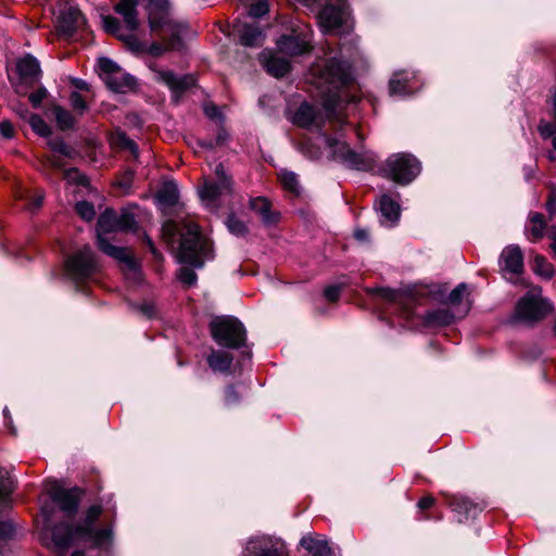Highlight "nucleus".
<instances>
[{"label": "nucleus", "mask_w": 556, "mask_h": 556, "mask_svg": "<svg viewBox=\"0 0 556 556\" xmlns=\"http://www.w3.org/2000/svg\"><path fill=\"white\" fill-rule=\"evenodd\" d=\"M311 83L324 97V109L331 115L342 100L341 90L352 83L351 65L337 58L315 63L311 67Z\"/></svg>", "instance_id": "1"}, {"label": "nucleus", "mask_w": 556, "mask_h": 556, "mask_svg": "<svg viewBox=\"0 0 556 556\" xmlns=\"http://www.w3.org/2000/svg\"><path fill=\"white\" fill-rule=\"evenodd\" d=\"M101 505H92L87 511L83 522L76 527L67 523H58L51 530L52 544L56 549L67 548L73 542L79 540L90 541L96 547L111 544L113 539L112 528L96 529L94 522L101 516Z\"/></svg>", "instance_id": "2"}, {"label": "nucleus", "mask_w": 556, "mask_h": 556, "mask_svg": "<svg viewBox=\"0 0 556 556\" xmlns=\"http://www.w3.org/2000/svg\"><path fill=\"white\" fill-rule=\"evenodd\" d=\"M179 232L181 238L177 251L178 262L201 268L206 260L212 258L211 242L202 236L195 224H187L184 229H180L175 220H167L162 226L163 239L168 244L174 242Z\"/></svg>", "instance_id": "3"}, {"label": "nucleus", "mask_w": 556, "mask_h": 556, "mask_svg": "<svg viewBox=\"0 0 556 556\" xmlns=\"http://www.w3.org/2000/svg\"><path fill=\"white\" fill-rule=\"evenodd\" d=\"M118 231L117 215L113 210H105L98 218L97 242L98 248L106 255L124 264L129 271L137 273L138 265L126 248L115 247L110 243L108 236Z\"/></svg>", "instance_id": "4"}, {"label": "nucleus", "mask_w": 556, "mask_h": 556, "mask_svg": "<svg viewBox=\"0 0 556 556\" xmlns=\"http://www.w3.org/2000/svg\"><path fill=\"white\" fill-rule=\"evenodd\" d=\"M211 337L220 346L240 349L245 345L244 325L233 316H217L208 325Z\"/></svg>", "instance_id": "5"}, {"label": "nucleus", "mask_w": 556, "mask_h": 556, "mask_svg": "<svg viewBox=\"0 0 556 556\" xmlns=\"http://www.w3.org/2000/svg\"><path fill=\"white\" fill-rule=\"evenodd\" d=\"M98 270L99 265L97 257L88 245L74 252L65 262L66 276L73 280L76 286L92 279Z\"/></svg>", "instance_id": "6"}, {"label": "nucleus", "mask_w": 556, "mask_h": 556, "mask_svg": "<svg viewBox=\"0 0 556 556\" xmlns=\"http://www.w3.org/2000/svg\"><path fill=\"white\" fill-rule=\"evenodd\" d=\"M420 162L412 154L390 155L382 168V175L399 185L412 182L420 173Z\"/></svg>", "instance_id": "7"}, {"label": "nucleus", "mask_w": 556, "mask_h": 556, "mask_svg": "<svg viewBox=\"0 0 556 556\" xmlns=\"http://www.w3.org/2000/svg\"><path fill=\"white\" fill-rule=\"evenodd\" d=\"M538 289L529 291L516 304L514 318L526 324H534L543 319L551 311V304L541 298Z\"/></svg>", "instance_id": "8"}, {"label": "nucleus", "mask_w": 556, "mask_h": 556, "mask_svg": "<svg viewBox=\"0 0 556 556\" xmlns=\"http://www.w3.org/2000/svg\"><path fill=\"white\" fill-rule=\"evenodd\" d=\"M278 51L289 56L308 53L312 50V29L307 24L299 23L290 35L277 40Z\"/></svg>", "instance_id": "9"}, {"label": "nucleus", "mask_w": 556, "mask_h": 556, "mask_svg": "<svg viewBox=\"0 0 556 556\" xmlns=\"http://www.w3.org/2000/svg\"><path fill=\"white\" fill-rule=\"evenodd\" d=\"M100 77L108 88L114 92L124 93L135 88L136 80L125 73L114 61L109 58L98 60Z\"/></svg>", "instance_id": "10"}, {"label": "nucleus", "mask_w": 556, "mask_h": 556, "mask_svg": "<svg viewBox=\"0 0 556 556\" xmlns=\"http://www.w3.org/2000/svg\"><path fill=\"white\" fill-rule=\"evenodd\" d=\"M58 28L65 35H72L84 26L85 18L80 11L67 2H60L56 15Z\"/></svg>", "instance_id": "11"}, {"label": "nucleus", "mask_w": 556, "mask_h": 556, "mask_svg": "<svg viewBox=\"0 0 556 556\" xmlns=\"http://www.w3.org/2000/svg\"><path fill=\"white\" fill-rule=\"evenodd\" d=\"M156 79L165 84L175 96H180L195 85V78L188 74L177 76L172 71L154 70Z\"/></svg>", "instance_id": "12"}, {"label": "nucleus", "mask_w": 556, "mask_h": 556, "mask_svg": "<svg viewBox=\"0 0 556 556\" xmlns=\"http://www.w3.org/2000/svg\"><path fill=\"white\" fill-rule=\"evenodd\" d=\"M500 267L504 275H519L523 271V254L518 245L506 247L500 256Z\"/></svg>", "instance_id": "13"}, {"label": "nucleus", "mask_w": 556, "mask_h": 556, "mask_svg": "<svg viewBox=\"0 0 556 556\" xmlns=\"http://www.w3.org/2000/svg\"><path fill=\"white\" fill-rule=\"evenodd\" d=\"M447 505L457 515L458 522H464L470 518H476L483 509L482 506L473 503L468 497L459 495L448 496Z\"/></svg>", "instance_id": "14"}, {"label": "nucleus", "mask_w": 556, "mask_h": 556, "mask_svg": "<svg viewBox=\"0 0 556 556\" xmlns=\"http://www.w3.org/2000/svg\"><path fill=\"white\" fill-rule=\"evenodd\" d=\"M283 548L279 543L273 542L269 538H257L250 540L244 549V556H282Z\"/></svg>", "instance_id": "15"}, {"label": "nucleus", "mask_w": 556, "mask_h": 556, "mask_svg": "<svg viewBox=\"0 0 556 556\" xmlns=\"http://www.w3.org/2000/svg\"><path fill=\"white\" fill-rule=\"evenodd\" d=\"M260 61L270 75L274 77H283L291 70V64L288 59L278 55L271 50H264L260 54Z\"/></svg>", "instance_id": "16"}, {"label": "nucleus", "mask_w": 556, "mask_h": 556, "mask_svg": "<svg viewBox=\"0 0 556 556\" xmlns=\"http://www.w3.org/2000/svg\"><path fill=\"white\" fill-rule=\"evenodd\" d=\"M233 33L238 35L240 43L247 47L260 46L264 35L256 22L243 23L237 21L233 24Z\"/></svg>", "instance_id": "17"}, {"label": "nucleus", "mask_w": 556, "mask_h": 556, "mask_svg": "<svg viewBox=\"0 0 556 556\" xmlns=\"http://www.w3.org/2000/svg\"><path fill=\"white\" fill-rule=\"evenodd\" d=\"M413 73L407 71L395 72L389 81V92L391 96H407L417 88Z\"/></svg>", "instance_id": "18"}, {"label": "nucleus", "mask_w": 556, "mask_h": 556, "mask_svg": "<svg viewBox=\"0 0 556 556\" xmlns=\"http://www.w3.org/2000/svg\"><path fill=\"white\" fill-rule=\"evenodd\" d=\"M300 544L305 551L303 556H334V553L328 542L319 535H304L301 539Z\"/></svg>", "instance_id": "19"}, {"label": "nucleus", "mask_w": 556, "mask_h": 556, "mask_svg": "<svg viewBox=\"0 0 556 556\" xmlns=\"http://www.w3.org/2000/svg\"><path fill=\"white\" fill-rule=\"evenodd\" d=\"M49 494L52 501L56 503L65 514L74 515L77 511L79 500L73 491L53 486Z\"/></svg>", "instance_id": "20"}, {"label": "nucleus", "mask_w": 556, "mask_h": 556, "mask_svg": "<svg viewBox=\"0 0 556 556\" xmlns=\"http://www.w3.org/2000/svg\"><path fill=\"white\" fill-rule=\"evenodd\" d=\"M378 208L381 215V224L392 227L400 219L401 207L397 201L393 200L390 195L383 194L378 202Z\"/></svg>", "instance_id": "21"}, {"label": "nucleus", "mask_w": 556, "mask_h": 556, "mask_svg": "<svg viewBox=\"0 0 556 556\" xmlns=\"http://www.w3.org/2000/svg\"><path fill=\"white\" fill-rule=\"evenodd\" d=\"M250 208L260 215L267 226L276 225L280 219V213L271 210V203L267 198L256 197L250 200Z\"/></svg>", "instance_id": "22"}, {"label": "nucleus", "mask_w": 556, "mask_h": 556, "mask_svg": "<svg viewBox=\"0 0 556 556\" xmlns=\"http://www.w3.org/2000/svg\"><path fill=\"white\" fill-rule=\"evenodd\" d=\"M547 224L542 213L531 212L528 217L525 235L531 242H538L546 235L548 236Z\"/></svg>", "instance_id": "23"}, {"label": "nucleus", "mask_w": 556, "mask_h": 556, "mask_svg": "<svg viewBox=\"0 0 556 556\" xmlns=\"http://www.w3.org/2000/svg\"><path fill=\"white\" fill-rule=\"evenodd\" d=\"M231 192V187H224V184L207 178L203 179L199 188V194L206 205H214L215 202L225 193Z\"/></svg>", "instance_id": "24"}, {"label": "nucleus", "mask_w": 556, "mask_h": 556, "mask_svg": "<svg viewBox=\"0 0 556 556\" xmlns=\"http://www.w3.org/2000/svg\"><path fill=\"white\" fill-rule=\"evenodd\" d=\"M318 21L323 31L334 30L343 23V12L340 8L328 4L319 12Z\"/></svg>", "instance_id": "25"}, {"label": "nucleus", "mask_w": 556, "mask_h": 556, "mask_svg": "<svg viewBox=\"0 0 556 556\" xmlns=\"http://www.w3.org/2000/svg\"><path fill=\"white\" fill-rule=\"evenodd\" d=\"M139 0H119L114 10L123 16V20L130 31H135L139 26L137 7Z\"/></svg>", "instance_id": "26"}, {"label": "nucleus", "mask_w": 556, "mask_h": 556, "mask_svg": "<svg viewBox=\"0 0 556 556\" xmlns=\"http://www.w3.org/2000/svg\"><path fill=\"white\" fill-rule=\"evenodd\" d=\"M16 71L20 78L25 83L38 81L40 76V66L38 61L31 56L26 55L16 62Z\"/></svg>", "instance_id": "27"}, {"label": "nucleus", "mask_w": 556, "mask_h": 556, "mask_svg": "<svg viewBox=\"0 0 556 556\" xmlns=\"http://www.w3.org/2000/svg\"><path fill=\"white\" fill-rule=\"evenodd\" d=\"M344 151V160L343 164L349 166L350 168H354L357 170H370L375 166V160L372 156L367 154H362L353 151L349 146H343Z\"/></svg>", "instance_id": "28"}, {"label": "nucleus", "mask_w": 556, "mask_h": 556, "mask_svg": "<svg viewBox=\"0 0 556 556\" xmlns=\"http://www.w3.org/2000/svg\"><path fill=\"white\" fill-rule=\"evenodd\" d=\"M208 367L215 372L229 374L233 362L231 353L220 350H211L206 357Z\"/></svg>", "instance_id": "29"}, {"label": "nucleus", "mask_w": 556, "mask_h": 556, "mask_svg": "<svg viewBox=\"0 0 556 556\" xmlns=\"http://www.w3.org/2000/svg\"><path fill=\"white\" fill-rule=\"evenodd\" d=\"M454 320L455 315L447 308H438L424 316V323L429 327L447 326Z\"/></svg>", "instance_id": "30"}, {"label": "nucleus", "mask_w": 556, "mask_h": 556, "mask_svg": "<svg viewBox=\"0 0 556 556\" xmlns=\"http://www.w3.org/2000/svg\"><path fill=\"white\" fill-rule=\"evenodd\" d=\"M156 199L164 205H175L179 199L177 185L174 181L164 182L156 193Z\"/></svg>", "instance_id": "31"}, {"label": "nucleus", "mask_w": 556, "mask_h": 556, "mask_svg": "<svg viewBox=\"0 0 556 556\" xmlns=\"http://www.w3.org/2000/svg\"><path fill=\"white\" fill-rule=\"evenodd\" d=\"M280 184L287 192L293 197H299L301 193V187L298 175L291 170L282 169L278 173Z\"/></svg>", "instance_id": "32"}, {"label": "nucleus", "mask_w": 556, "mask_h": 556, "mask_svg": "<svg viewBox=\"0 0 556 556\" xmlns=\"http://www.w3.org/2000/svg\"><path fill=\"white\" fill-rule=\"evenodd\" d=\"M102 24L106 33L115 35L119 39L125 40L129 46L134 47L137 42L135 35L130 34L128 36H124L119 33L121 25L116 17L111 15L103 16Z\"/></svg>", "instance_id": "33"}, {"label": "nucleus", "mask_w": 556, "mask_h": 556, "mask_svg": "<svg viewBox=\"0 0 556 556\" xmlns=\"http://www.w3.org/2000/svg\"><path fill=\"white\" fill-rule=\"evenodd\" d=\"M316 118L315 110L312 105L303 103L293 115V123L300 127H309Z\"/></svg>", "instance_id": "34"}, {"label": "nucleus", "mask_w": 556, "mask_h": 556, "mask_svg": "<svg viewBox=\"0 0 556 556\" xmlns=\"http://www.w3.org/2000/svg\"><path fill=\"white\" fill-rule=\"evenodd\" d=\"M240 388V384H228L224 389L223 403L226 408H232L241 404L243 394Z\"/></svg>", "instance_id": "35"}, {"label": "nucleus", "mask_w": 556, "mask_h": 556, "mask_svg": "<svg viewBox=\"0 0 556 556\" xmlns=\"http://www.w3.org/2000/svg\"><path fill=\"white\" fill-rule=\"evenodd\" d=\"M52 112L54 114L56 125L61 130L71 129L76 124L74 115L64 108L60 105H54L52 108Z\"/></svg>", "instance_id": "36"}, {"label": "nucleus", "mask_w": 556, "mask_h": 556, "mask_svg": "<svg viewBox=\"0 0 556 556\" xmlns=\"http://www.w3.org/2000/svg\"><path fill=\"white\" fill-rule=\"evenodd\" d=\"M14 489L15 485L11 477L0 470V508L10 503Z\"/></svg>", "instance_id": "37"}, {"label": "nucleus", "mask_w": 556, "mask_h": 556, "mask_svg": "<svg viewBox=\"0 0 556 556\" xmlns=\"http://www.w3.org/2000/svg\"><path fill=\"white\" fill-rule=\"evenodd\" d=\"M25 114L29 116L28 124L37 135L41 137L50 136V126L39 115L33 114L28 110H25Z\"/></svg>", "instance_id": "38"}, {"label": "nucleus", "mask_w": 556, "mask_h": 556, "mask_svg": "<svg viewBox=\"0 0 556 556\" xmlns=\"http://www.w3.org/2000/svg\"><path fill=\"white\" fill-rule=\"evenodd\" d=\"M327 147L329 148L331 155L334 160L342 162L344 160V150L343 146H349L345 141H341L339 139L332 138L330 136L324 135Z\"/></svg>", "instance_id": "39"}, {"label": "nucleus", "mask_w": 556, "mask_h": 556, "mask_svg": "<svg viewBox=\"0 0 556 556\" xmlns=\"http://www.w3.org/2000/svg\"><path fill=\"white\" fill-rule=\"evenodd\" d=\"M533 271L549 279L554 275V267L544 256L536 255L533 261Z\"/></svg>", "instance_id": "40"}, {"label": "nucleus", "mask_w": 556, "mask_h": 556, "mask_svg": "<svg viewBox=\"0 0 556 556\" xmlns=\"http://www.w3.org/2000/svg\"><path fill=\"white\" fill-rule=\"evenodd\" d=\"M469 296L468 286L466 283H459L454 288L447 298V303L452 306H459L463 304L465 298Z\"/></svg>", "instance_id": "41"}, {"label": "nucleus", "mask_w": 556, "mask_h": 556, "mask_svg": "<svg viewBox=\"0 0 556 556\" xmlns=\"http://www.w3.org/2000/svg\"><path fill=\"white\" fill-rule=\"evenodd\" d=\"M117 225L118 231H132L137 228L134 214L127 211H123L122 214L117 216Z\"/></svg>", "instance_id": "42"}, {"label": "nucleus", "mask_w": 556, "mask_h": 556, "mask_svg": "<svg viewBox=\"0 0 556 556\" xmlns=\"http://www.w3.org/2000/svg\"><path fill=\"white\" fill-rule=\"evenodd\" d=\"M76 212L77 214L87 222H90L93 219L96 215L94 206L90 202L87 201H80L76 203Z\"/></svg>", "instance_id": "43"}, {"label": "nucleus", "mask_w": 556, "mask_h": 556, "mask_svg": "<svg viewBox=\"0 0 556 556\" xmlns=\"http://www.w3.org/2000/svg\"><path fill=\"white\" fill-rule=\"evenodd\" d=\"M226 225L229 231L236 236H244L248 232L247 225L233 215L228 217Z\"/></svg>", "instance_id": "44"}, {"label": "nucleus", "mask_w": 556, "mask_h": 556, "mask_svg": "<svg viewBox=\"0 0 556 556\" xmlns=\"http://www.w3.org/2000/svg\"><path fill=\"white\" fill-rule=\"evenodd\" d=\"M179 281L186 287H192L197 283L198 276L193 269L189 267H181L178 271Z\"/></svg>", "instance_id": "45"}, {"label": "nucleus", "mask_w": 556, "mask_h": 556, "mask_svg": "<svg viewBox=\"0 0 556 556\" xmlns=\"http://www.w3.org/2000/svg\"><path fill=\"white\" fill-rule=\"evenodd\" d=\"M70 103H71L72 108L74 109V111L78 115H83L87 111V109H88V105H87L85 99L77 91H73L71 93V96H70Z\"/></svg>", "instance_id": "46"}, {"label": "nucleus", "mask_w": 556, "mask_h": 556, "mask_svg": "<svg viewBox=\"0 0 556 556\" xmlns=\"http://www.w3.org/2000/svg\"><path fill=\"white\" fill-rule=\"evenodd\" d=\"M49 144L54 153L66 157L72 156V149L62 139L52 140Z\"/></svg>", "instance_id": "47"}, {"label": "nucleus", "mask_w": 556, "mask_h": 556, "mask_svg": "<svg viewBox=\"0 0 556 556\" xmlns=\"http://www.w3.org/2000/svg\"><path fill=\"white\" fill-rule=\"evenodd\" d=\"M269 10L267 0H260L256 3H253L249 9V15L251 17H262Z\"/></svg>", "instance_id": "48"}, {"label": "nucleus", "mask_w": 556, "mask_h": 556, "mask_svg": "<svg viewBox=\"0 0 556 556\" xmlns=\"http://www.w3.org/2000/svg\"><path fill=\"white\" fill-rule=\"evenodd\" d=\"M47 94V89L40 87L29 94L28 100L34 108H39L42 101L46 99Z\"/></svg>", "instance_id": "49"}, {"label": "nucleus", "mask_w": 556, "mask_h": 556, "mask_svg": "<svg viewBox=\"0 0 556 556\" xmlns=\"http://www.w3.org/2000/svg\"><path fill=\"white\" fill-rule=\"evenodd\" d=\"M342 287L332 285L328 286L324 290V296L329 302H337L341 295Z\"/></svg>", "instance_id": "50"}, {"label": "nucleus", "mask_w": 556, "mask_h": 556, "mask_svg": "<svg viewBox=\"0 0 556 556\" xmlns=\"http://www.w3.org/2000/svg\"><path fill=\"white\" fill-rule=\"evenodd\" d=\"M203 111H204V114L210 118V119H214V121H222L223 119V115L222 113L219 112V109L217 105H215L214 103L210 102V103H205L203 105Z\"/></svg>", "instance_id": "51"}, {"label": "nucleus", "mask_w": 556, "mask_h": 556, "mask_svg": "<svg viewBox=\"0 0 556 556\" xmlns=\"http://www.w3.org/2000/svg\"><path fill=\"white\" fill-rule=\"evenodd\" d=\"M43 192L41 190H37L27 203V210L35 211L40 208L43 203Z\"/></svg>", "instance_id": "52"}, {"label": "nucleus", "mask_w": 556, "mask_h": 556, "mask_svg": "<svg viewBox=\"0 0 556 556\" xmlns=\"http://www.w3.org/2000/svg\"><path fill=\"white\" fill-rule=\"evenodd\" d=\"M215 176H216L218 182L224 184V187L232 186L231 179L227 176L223 164H218L215 167Z\"/></svg>", "instance_id": "53"}, {"label": "nucleus", "mask_w": 556, "mask_h": 556, "mask_svg": "<svg viewBox=\"0 0 556 556\" xmlns=\"http://www.w3.org/2000/svg\"><path fill=\"white\" fill-rule=\"evenodd\" d=\"M14 534V527L9 521H0V540L11 539Z\"/></svg>", "instance_id": "54"}, {"label": "nucleus", "mask_w": 556, "mask_h": 556, "mask_svg": "<svg viewBox=\"0 0 556 556\" xmlns=\"http://www.w3.org/2000/svg\"><path fill=\"white\" fill-rule=\"evenodd\" d=\"M539 131L542 137H552L554 134H556V124L554 123H541L539 125Z\"/></svg>", "instance_id": "55"}, {"label": "nucleus", "mask_w": 556, "mask_h": 556, "mask_svg": "<svg viewBox=\"0 0 556 556\" xmlns=\"http://www.w3.org/2000/svg\"><path fill=\"white\" fill-rule=\"evenodd\" d=\"M0 134L2 137L7 139H11L14 137V127L9 121H3L0 123Z\"/></svg>", "instance_id": "56"}, {"label": "nucleus", "mask_w": 556, "mask_h": 556, "mask_svg": "<svg viewBox=\"0 0 556 556\" xmlns=\"http://www.w3.org/2000/svg\"><path fill=\"white\" fill-rule=\"evenodd\" d=\"M546 210L551 217L556 213V193L554 191L548 194Z\"/></svg>", "instance_id": "57"}, {"label": "nucleus", "mask_w": 556, "mask_h": 556, "mask_svg": "<svg viewBox=\"0 0 556 556\" xmlns=\"http://www.w3.org/2000/svg\"><path fill=\"white\" fill-rule=\"evenodd\" d=\"M434 503H435L434 497L429 495V496L421 497L418 501L417 506L419 509L425 510V509L432 507L434 505Z\"/></svg>", "instance_id": "58"}, {"label": "nucleus", "mask_w": 556, "mask_h": 556, "mask_svg": "<svg viewBox=\"0 0 556 556\" xmlns=\"http://www.w3.org/2000/svg\"><path fill=\"white\" fill-rule=\"evenodd\" d=\"M121 142L127 149H129L132 153L137 152V144L134 140L126 137L125 134L119 135Z\"/></svg>", "instance_id": "59"}, {"label": "nucleus", "mask_w": 556, "mask_h": 556, "mask_svg": "<svg viewBox=\"0 0 556 556\" xmlns=\"http://www.w3.org/2000/svg\"><path fill=\"white\" fill-rule=\"evenodd\" d=\"M228 138H229V135H228L227 130L224 127H220L217 132L216 139H215V144L223 146L227 142Z\"/></svg>", "instance_id": "60"}, {"label": "nucleus", "mask_w": 556, "mask_h": 556, "mask_svg": "<svg viewBox=\"0 0 556 556\" xmlns=\"http://www.w3.org/2000/svg\"><path fill=\"white\" fill-rule=\"evenodd\" d=\"M136 308L148 318H151L154 315V306L152 304H142L137 306Z\"/></svg>", "instance_id": "61"}, {"label": "nucleus", "mask_w": 556, "mask_h": 556, "mask_svg": "<svg viewBox=\"0 0 556 556\" xmlns=\"http://www.w3.org/2000/svg\"><path fill=\"white\" fill-rule=\"evenodd\" d=\"M61 156H62V155H55V154L51 155V156L48 159L49 164H50L52 167H54V168H61V167L64 165V163H63V161H62V157H61Z\"/></svg>", "instance_id": "62"}, {"label": "nucleus", "mask_w": 556, "mask_h": 556, "mask_svg": "<svg viewBox=\"0 0 556 556\" xmlns=\"http://www.w3.org/2000/svg\"><path fill=\"white\" fill-rule=\"evenodd\" d=\"M548 237L552 239L551 248L554 252V255L556 256V227L555 226L549 228Z\"/></svg>", "instance_id": "63"}, {"label": "nucleus", "mask_w": 556, "mask_h": 556, "mask_svg": "<svg viewBox=\"0 0 556 556\" xmlns=\"http://www.w3.org/2000/svg\"><path fill=\"white\" fill-rule=\"evenodd\" d=\"M72 83L79 90H89V85L83 79L75 78Z\"/></svg>", "instance_id": "64"}]
</instances>
